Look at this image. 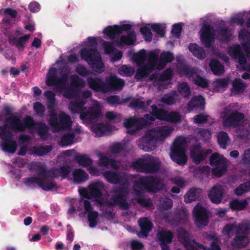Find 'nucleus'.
I'll return each mask as SVG.
<instances>
[{
  "label": "nucleus",
  "instance_id": "nucleus-1",
  "mask_svg": "<svg viewBox=\"0 0 250 250\" xmlns=\"http://www.w3.org/2000/svg\"><path fill=\"white\" fill-rule=\"evenodd\" d=\"M173 128L168 126H159L147 131L139 141V147L145 151L154 150L158 141H163L170 135Z\"/></svg>",
  "mask_w": 250,
  "mask_h": 250
},
{
  "label": "nucleus",
  "instance_id": "nucleus-2",
  "mask_svg": "<svg viewBox=\"0 0 250 250\" xmlns=\"http://www.w3.org/2000/svg\"><path fill=\"white\" fill-rule=\"evenodd\" d=\"M6 122L9 124L10 129L15 132H23L26 128L33 127L35 125L37 127V133L43 140H46L49 135V128L44 123L42 122L35 123L32 117L27 116L23 122L19 117L16 115H11L6 118Z\"/></svg>",
  "mask_w": 250,
  "mask_h": 250
},
{
  "label": "nucleus",
  "instance_id": "nucleus-3",
  "mask_svg": "<svg viewBox=\"0 0 250 250\" xmlns=\"http://www.w3.org/2000/svg\"><path fill=\"white\" fill-rule=\"evenodd\" d=\"M80 54L82 59L87 62L95 72L99 74L104 72V65L96 48H84L80 50Z\"/></svg>",
  "mask_w": 250,
  "mask_h": 250
},
{
  "label": "nucleus",
  "instance_id": "nucleus-4",
  "mask_svg": "<svg viewBox=\"0 0 250 250\" xmlns=\"http://www.w3.org/2000/svg\"><path fill=\"white\" fill-rule=\"evenodd\" d=\"M128 187L129 183L126 181L121 186L114 188L113 192L115 196L107 202V206L112 207L117 205L121 208L128 209L129 205L126 201V197L129 192Z\"/></svg>",
  "mask_w": 250,
  "mask_h": 250
},
{
  "label": "nucleus",
  "instance_id": "nucleus-5",
  "mask_svg": "<svg viewBox=\"0 0 250 250\" xmlns=\"http://www.w3.org/2000/svg\"><path fill=\"white\" fill-rule=\"evenodd\" d=\"M134 187L139 189L143 187L148 192L156 193L163 190L165 184L163 180L159 177L146 176L141 177L136 180Z\"/></svg>",
  "mask_w": 250,
  "mask_h": 250
},
{
  "label": "nucleus",
  "instance_id": "nucleus-6",
  "mask_svg": "<svg viewBox=\"0 0 250 250\" xmlns=\"http://www.w3.org/2000/svg\"><path fill=\"white\" fill-rule=\"evenodd\" d=\"M170 158L179 165H185L188 160L186 155L185 143L181 138H177L173 143L170 154Z\"/></svg>",
  "mask_w": 250,
  "mask_h": 250
},
{
  "label": "nucleus",
  "instance_id": "nucleus-7",
  "mask_svg": "<svg viewBox=\"0 0 250 250\" xmlns=\"http://www.w3.org/2000/svg\"><path fill=\"white\" fill-rule=\"evenodd\" d=\"M250 230V224L241 223L236 228L235 237L232 241L231 246L235 248L245 247L248 244V235Z\"/></svg>",
  "mask_w": 250,
  "mask_h": 250
},
{
  "label": "nucleus",
  "instance_id": "nucleus-8",
  "mask_svg": "<svg viewBox=\"0 0 250 250\" xmlns=\"http://www.w3.org/2000/svg\"><path fill=\"white\" fill-rule=\"evenodd\" d=\"M223 114L224 115L222 116V125L225 127H237L244 118V114L236 110L232 111L229 114L225 112Z\"/></svg>",
  "mask_w": 250,
  "mask_h": 250
},
{
  "label": "nucleus",
  "instance_id": "nucleus-9",
  "mask_svg": "<svg viewBox=\"0 0 250 250\" xmlns=\"http://www.w3.org/2000/svg\"><path fill=\"white\" fill-rule=\"evenodd\" d=\"M101 115V108L99 105L96 104L88 108L85 107L80 118L83 122L91 124L96 122Z\"/></svg>",
  "mask_w": 250,
  "mask_h": 250
},
{
  "label": "nucleus",
  "instance_id": "nucleus-10",
  "mask_svg": "<svg viewBox=\"0 0 250 250\" xmlns=\"http://www.w3.org/2000/svg\"><path fill=\"white\" fill-rule=\"evenodd\" d=\"M193 215L195 223L198 227L207 225L208 221V213L207 209L200 205H196L193 208Z\"/></svg>",
  "mask_w": 250,
  "mask_h": 250
},
{
  "label": "nucleus",
  "instance_id": "nucleus-11",
  "mask_svg": "<svg viewBox=\"0 0 250 250\" xmlns=\"http://www.w3.org/2000/svg\"><path fill=\"white\" fill-rule=\"evenodd\" d=\"M211 153V149H204L200 145L196 144L191 148L190 157L195 164L198 165L205 160Z\"/></svg>",
  "mask_w": 250,
  "mask_h": 250
},
{
  "label": "nucleus",
  "instance_id": "nucleus-12",
  "mask_svg": "<svg viewBox=\"0 0 250 250\" xmlns=\"http://www.w3.org/2000/svg\"><path fill=\"white\" fill-rule=\"evenodd\" d=\"M132 28L130 24H124L121 25H114L107 26L103 30L104 35L108 36L111 39H114L116 35L121 34L123 31L129 32Z\"/></svg>",
  "mask_w": 250,
  "mask_h": 250
},
{
  "label": "nucleus",
  "instance_id": "nucleus-13",
  "mask_svg": "<svg viewBox=\"0 0 250 250\" xmlns=\"http://www.w3.org/2000/svg\"><path fill=\"white\" fill-rule=\"evenodd\" d=\"M201 41L206 48H209L214 40V30L210 25H205L201 29Z\"/></svg>",
  "mask_w": 250,
  "mask_h": 250
},
{
  "label": "nucleus",
  "instance_id": "nucleus-14",
  "mask_svg": "<svg viewBox=\"0 0 250 250\" xmlns=\"http://www.w3.org/2000/svg\"><path fill=\"white\" fill-rule=\"evenodd\" d=\"M105 83L106 93H107L109 91L122 90L125 84V82L115 75H111L105 79Z\"/></svg>",
  "mask_w": 250,
  "mask_h": 250
},
{
  "label": "nucleus",
  "instance_id": "nucleus-15",
  "mask_svg": "<svg viewBox=\"0 0 250 250\" xmlns=\"http://www.w3.org/2000/svg\"><path fill=\"white\" fill-rule=\"evenodd\" d=\"M103 175L106 181L112 184H119V186H121L124 182L126 181H127L129 183L128 179L125 175H121L118 172L106 170L103 173Z\"/></svg>",
  "mask_w": 250,
  "mask_h": 250
},
{
  "label": "nucleus",
  "instance_id": "nucleus-16",
  "mask_svg": "<svg viewBox=\"0 0 250 250\" xmlns=\"http://www.w3.org/2000/svg\"><path fill=\"white\" fill-rule=\"evenodd\" d=\"M225 194L223 188L220 185H215L210 190L208 196L212 203L219 204L223 199Z\"/></svg>",
  "mask_w": 250,
  "mask_h": 250
},
{
  "label": "nucleus",
  "instance_id": "nucleus-17",
  "mask_svg": "<svg viewBox=\"0 0 250 250\" xmlns=\"http://www.w3.org/2000/svg\"><path fill=\"white\" fill-rule=\"evenodd\" d=\"M228 53L232 59H237L240 64L246 63V58L239 44H234L230 47L228 49Z\"/></svg>",
  "mask_w": 250,
  "mask_h": 250
},
{
  "label": "nucleus",
  "instance_id": "nucleus-18",
  "mask_svg": "<svg viewBox=\"0 0 250 250\" xmlns=\"http://www.w3.org/2000/svg\"><path fill=\"white\" fill-rule=\"evenodd\" d=\"M87 83L89 88L96 92L106 93V83L102 79L88 77Z\"/></svg>",
  "mask_w": 250,
  "mask_h": 250
},
{
  "label": "nucleus",
  "instance_id": "nucleus-19",
  "mask_svg": "<svg viewBox=\"0 0 250 250\" xmlns=\"http://www.w3.org/2000/svg\"><path fill=\"white\" fill-rule=\"evenodd\" d=\"M90 195L97 201L103 196V191L104 188V183L102 181H96L91 183L88 186Z\"/></svg>",
  "mask_w": 250,
  "mask_h": 250
},
{
  "label": "nucleus",
  "instance_id": "nucleus-20",
  "mask_svg": "<svg viewBox=\"0 0 250 250\" xmlns=\"http://www.w3.org/2000/svg\"><path fill=\"white\" fill-rule=\"evenodd\" d=\"M141 171L146 173H152L158 171L160 167V163L154 160L150 159L148 161L138 163Z\"/></svg>",
  "mask_w": 250,
  "mask_h": 250
},
{
  "label": "nucleus",
  "instance_id": "nucleus-21",
  "mask_svg": "<svg viewBox=\"0 0 250 250\" xmlns=\"http://www.w3.org/2000/svg\"><path fill=\"white\" fill-rule=\"evenodd\" d=\"M136 41V36L134 31H129L126 35H122L119 40L114 41L115 45L117 46L124 45H131L134 44Z\"/></svg>",
  "mask_w": 250,
  "mask_h": 250
},
{
  "label": "nucleus",
  "instance_id": "nucleus-22",
  "mask_svg": "<svg viewBox=\"0 0 250 250\" xmlns=\"http://www.w3.org/2000/svg\"><path fill=\"white\" fill-rule=\"evenodd\" d=\"M138 223L141 229L140 234L138 236L140 237H147L152 229V222L147 218L144 217L140 218Z\"/></svg>",
  "mask_w": 250,
  "mask_h": 250
},
{
  "label": "nucleus",
  "instance_id": "nucleus-23",
  "mask_svg": "<svg viewBox=\"0 0 250 250\" xmlns=\"http://www.w3.org/2000/svg\"><path fill=\"white\" fill-rule=\"evenodd\" d=\"M205 103V99L203 96H194L188 103L187 108L190 111L195 108L202 110L204 109Z\"/></svg>",
  "mask_w": 250,
  "mask_h": 250
},
{
  "label": "nucleus",
  "instance_id": "nucleus-24",
  "mask_svg": "<svg viewBox=\"0 0 250 250\" xmlns=\"http://www.w3.org/2000/svg\"><path fill=\"white\" fill-rule=\"evenodd\" d=\"M174 59L173 54L170 51H164L160 54L157 69H163L167 63L171 62Z\"/></svg>",
  "mask_w": 250,
  "mask_h": 250
},
{
  "label": "nucleus",
  "instance_id": "nucleus-25",
  "mask_svg": "<svg viewBox=\"0 0 250 250\" xmlns=\"http://www.w3.org/2000/svg\"><path fill=\"white\" fill-rule=\"evenodd\" d=\"M151 100H148L146 102L137 98L133 100L129 104V106L135 109H141L144 112L150 111L149 105L152 104Z\"/></svg>",
  "mask_w": 250,
  "mask_h": 250
},
{
  "label": "nucleus",
  "instance_id": "nucleus-26",
  "mask_svg": "<svg viewBox=\"0 0 250 250\" xmlns=\"http://www.w3.org/2000/svg\"><path fill=\"white\" fill-rule=\"evenodd\" d=\"M71 172V167L68 165H64L60 167H55L52 168V177L58 178L61 176L65 179Z\"/></svg>",
  "mask_w": 250,
  "mask_h": 250
},
{
  "label": "nucleus",
  "instance_id": "nucleus-27",
  "mask_svg": "<svg viewBox=\"0 0 250 250\" xmlns=\"http://www.w3.org/2000/svg\"><path fill=\"white\" fill-rule=\"evenodd\" d=\"M2 150L8 153H14L17 148V143L12 138L4 139L0 144Z\"/></svg>",
  "mask_w": 250,
  "mask_h": 250
},
{
  "label": "nucleus",
  "instance_id": "nucleus-28",
  "mask_svg": "<svg viewBox=\"0 0 250 250\" xmlns=\"http://www.w3.org/2000/svg\"><path fill=\"white\" fill-rule=\"evenodd\" d=\"M85 104L86 101L83 100L71 101L68 104V108L71 113H79L80 115L83 111L85 108L84 105Z\"/></svg>",
  "mask_w": 250,
  "mask_h": 250
},
{
  "label": "nucleus",
  "instance_id": "nucleus-29",
  "mask_svg": "<svg viewBox=\"0 0 250 250\" xmlns=\"http://www.w3.org/2000/svg\"><path fill=\"white\" fill-rule=\"evenodd\" d=\"M59 119L58 127H57L56 132L66 129L70 126L71 123L70 117L64 112L60 113Z\"/></svg>",
  "mask_w": 250,
  "mask_h": 250
},
{
  "label": "nucleus",
  "instance_id": "nucleus-30",
  "mask_svg": "<svg viewBox=\"0 0 250 250\" xmlns=\"http://www.w3.org/2000/svg\"><path fill=\"white\" fill-rule=\"evenodd\" d=\"M188 49L194 57L199 60L204 59L206 56L204 48L196 43H190L188 46Z\"/></svg>",
  "mask_w": 250,
  "mask_h": 250
},
{
  "label": "nucleus",
  "instance_id": "nucleus-31",
  "mask_svg": "<svg viewBox=\"0 0 250 250\" xmlns=\"http://www.w3.org/2000/svg\"><path fill=\"white\" fill-rule=\"evenodd\" d=\"M69 71L62 72L61 77H57L53 86L58 90H62L65 87L69 78Z\"/></svg>",
  "mask_w": 250,
  "mask_h": 250
},
{
  "label": "nucleus",
  "instance_id": "nucleus-32",
  "mask_svg": "<svg viewBox=\"0 0 250 250\" xmlns=\"http://www.w3.org/2000/svg\"><path fill=\"white\" fill-rule=\"evenodd\" d=\"M41 182L40 188L44 191H50L57 188V185L52 180L54 177H41Z\"/></svg>",
  "mask_w": 250,
  "mask_h": 250
},
{
  "label": "nucleus",
  "instance_id": "nucleus-33",
  "mask_svg": "<svg viewBox=\"0 0 250 250\" xmlns=\"http://www.w3.org/2000/svg\"><path fill=\"white\" fill-rule=\"evenodd\" d=\"M30 38L29 35H25L20 38L13 37L9 39L10 44L16 46L18 49L23 48Z\"/></svg>",
  "mask_w": 250,
  "mask_h": 250
},
{
  "label": "nucleus",
  "instance_id": "nucleus-34",
  "mask_svg": "<svg viewBox=\"0 0 250 250\" xmlns=\"http://www.w3.org/2000/svg\"><path fill=\"white\" fill-rule=\"evenodd\" d=\"M73 182L76 184H80L86 181L89 178L88 175L81 168L76 169L72 173Z\"/></svg>",
  "mask_w": 250,
  "mask_h": 250
},
{
  "label": "nucleus",
  "instance_id": "nucleus-35",
  "mask_svg": "<svg viewBox=\"0 0 250 250\" xmlns=\"http://www.w3.org/2000/svg\"><path fill=\"white\" fill-rule=\"evenodd\" d=\"M157 237L159 243H170L172 241L173 234L170 230H161L158 232Z\"/></svg>",
  "mask_w": 250,
  "mask_h": 250
},
{
  "label": "nucleus",
  "instance_id": "nucleus-36",
  "mask_svg": "<svg viewBox=\"0 0 250 250\" xmlns=\"http://www.w3.org/2000/svg\"><path fill=\"white\" fill-rule=\"evenodd\" d=\"M153 71L145 64L139 66L135 75V78L137 81H140L144 78H147L149 74Z\"/></svg>",
  "mask_w": 250,
  "mask_h": 250
},
{
  "label": "nucleus",
  "instance_id": "nucleus-37",
  "mask_svg": "<svg viewBox=\"0 0 250 250\" xmlns=\"http://www.w3.org/2000/svg\"><path fill=\"white\" fill-rule=\"evenodd\" d=\"M209 66L212 72L215 75H221L225 71L224 66L216 59H212L210 61Z\"/></svg>",
  "mask_w": 250,
  "mask_h": 250
},
{
  "label": "nucleus",
  "instance_id": "nucleus-38",
  "mask_svg": "<svg viewBox=\"0 0 250 250\" xmlns=\"http://www.w3.org/2000/svg\"><path fill=\"white\" fill-rule=\"evenodd\" d=\"M218 38L222 42H228L231 39L232 34L229 27L224 26L218 29Z\"/></svg>",
  "mask_w": 250,
  "mask_h": 250
},
{
  "label": "nucleus",
  "instance_id": "nucleus-39",
  "mask_svg": "<svg viewBox=\"0 0 250 250\" xmlns=\"http://www.w3.org/2000/svg\"><path fill=\"white\" fill-rule=\"evenodd\" d=\"M91 129L98 137L104 136L105 133L110 130L109 126L103 123H98L92 126Z\"/></svg>",
  "mask_w": 250,
  "mask_h": 250
},
{
  "label": "nucleus",
  "instance_id": "nucleus-40",
  "mask_svg": "<svg viewBox=\"0 0 250 250\" xmlns=\"http://www.w3.org/2000/svg\"><path fill=\"white\" fill-rule=\"evenodd\" d=\"M201 192V188H193L190 189L185 195L184 201L186 203H190L195 201Z\"/></svg>",
  "mask_w": 250,
  "mask_h": 250
},
{
  "label": "nucleus",
  "instance_id": "nucleus-41",
  "mask_svg": "<svg viewBox=\"0 0 250 250\" xmlns=\"http://www.w3.org/2000/svg\"><path fill=\"white\" fill-rule=\"evenodd\" d=\"M158 62L159 57L158 54L155 52L151 51L148 54L147 62L145 64L154 71L155 69H157Z\"/></svg>",
  "mask_w": 250,
  "mask_h": 250
},
{
  "label": "nucleus",
  "instance_id": "nucleus-42",
  "mask_svg": "<svg viewBox=\"0 0 250 250\" xmlns=\"http://www.w3.org/2000/svg\"><path fill=\"white\" fill-rule=\"evenodd\" d=\"M99 165L104 167H110L111 168L118 169L119 167L116 161L109 158L106 156H101L99 159Z\"/></svg>",
  "mask_w": 250,
  "mask_h": 250
},
{
  "label": "nucleus",
  "instance_id": "nucleus-43",
  "mask_svg": "<svg viewBox=\"0 0 250 250\" xmlns=\"http://www.w3.org/2000/svg\"><path fill=\"white\" fill-rule=\"evenodd\" d=\"M226 163L227 159L216 152L212 153L209 157V164L212 167H215Z\"/></svg>",
  "mask_w": 250,
  "mask_h": 250
},
{
  "label": "nucleus",
  "instance_id": "nucleus-44",
  "mask_svg": "<svg viewBox=\"0 0 250 250\" xmlns=\"http://www.w3.org/2000/svg\"><path fill=\"white\" fill-rule=\"evenodd\" d=\"M35 169L38 171V174L42 177H51L52 168L51 169H47L46 166L44 164H41L40 163L36 164L35 166Z\"/></svg>",
  "mask_w": 250,
  "mask_h": 250
},
{
  "label": "nucleus",
  "instance_id": "nucleus-45",
  "mask_svg": "<svg viewBox=\"0 0 250 250\" xmlns=\"http://www.w3.org/2000/svg\"><path fill=\"white\" fill-rule=\"evenodd\" d=\"M248 205L247 200L239 201L234 199L230 201L229 207L232 210H242L244 209Z\"/></svg>",
  "mask_w": 250,
  "mask_h": 250
},
{
  "label": "nucleus",
  "instance_id": "nucleus-46",
  "mask_svg": "<svg viewBox=\"0 0 250 250\" xmlns=\"http://www.w3.org/2000/svg\"><path fill=\"white\" fill-rule=\"evenodd\" d=\"M150 107L152 109L153 114L155 116L156 119L166 121L167 111L163 108H158L157 105L154 104L151 105Z\"/></svg>",
  "mask_w": 250,
  "mask_h": 250
},
{
  "label": "nucleus",
  "instance_id": "nucleus-47",
  "mask_svg": "<svg viewBox=\"0 0 250 250\" xmlns=\"http://www.w3.org/2000/svg\"><path fill=\"white\" fill-rule=\"evenodd\" d=\"M77 163L83 167L90 166L93 164L92 160L85 154H79L75 157L74 158Z\"/></svg>",
  "mask_w": 250,
  "mask_h": 250
},
{
  "label": "nucleus",
  "instance_id": "nucleus-48",
  "mask_svg": "<svg viewBox=\"0 0 250 250\" xmlns=\"http://www.w3.org/2000/svg\"><path fill=\"white\" fill-rule=\"evenodd\" d=\"M52 150V146L51 145L45 146H34L33 147V153L39 156L45 155Z\"/></svg>",
  "mask_w": 250,
  "mask_h": 250
},
{
  "label": "nucleus",
  "instance_id": "nucleus-49",
  "mask_svg": "<svg viewBox=\"0 0 250 250\" xmlns=\"http://www.w3.org/2000/svg\"><path fill=\"white\" fill-rule=\"evenodd\" d=\"M146 59V50L144 49L140 50L138 53H134L133 55V60L137 63L138 66H141L145 64L144 62Z\"/></svg>",
  "mask_w": 250,
  "mask_h": 250
},
{
  "label": "nucleus",
  "instance_id": "nucleus-50",
  "mask_svg": "<svg viewBox=\"0 0 250 250\" xmlns=\"http://www.w3.org/2000/svg\"><path fill=\"white\" fill-rule=\"evenodd\" d=\"M178 91L184 98H188L191 95L190 88L186 82H183L178 84Z\"/></svg>",
  "mask_w": 250,
  "mask_h": 250
},
{
  "label": "nucleus",
  "instance_id": "nucleus-51",
  "mask_svg": "<svg viewBox=\"0 0 250 250\" xmlns=\"http://www.w3.org/2000/svg\"><path fill=\"white\" fill-rule=\"evenodd\" d=\"M71 84L72 86L75 88H83L85 87L86 83L77 75L74 74L70 76Z\"/></svg>",
  "mask_w": 250,
  "mask_h": 250
},
{
  "label": "nucleus",
  "instance_id": "nucleus-52",
  "mask_svg": "<svg viewBox=\"0 0 250 250\" xmlns=\"http://www.w3.org/2000/svg\"><path fill=\"white\" fill-rule=\"evenodd\" d=\"M229 141L228 134L224 131H220L217 136V142L220 146L223 149H226L228 142Z\"/></svg>",
  "mask_w": 250,
  "mask_h": 250
},
{
  "label": "nucleus",
  "instance_id": "nucleus-53",
  "mask_svg": "<svg viewBox=\"0 0 250 250\" xmlns=\"http://www.w3.org/2000/svg\"><path fill=\"white\" fill-rule=\"evenodd\" d=\"M228 170L227 163L216 166L212 169V174L217 177H221L225 174Z\"/></svg>",
  "mask_w": 250,
  "mask_h": 250
},
{
  "label": "nucleus",
  "instance_id": "nucleus-54",
  "mask_svg": "<svg viewBox=\"0 0 250 250\" xmlns=\"http://www.w3.org/2000/svg\"><path fill=\"white\" fill-rule=\"evenodd\" d=\"M98 216L99 213L97 211H91L87 213L89 227L94 228L97 225Z\"/></svg>",
  "mask_w": 250,
  "mask_h": 250
},
{
  "label": "nucleus",
  "instance_id": "nucleus-55",
  "mask_svg": "<svg viewBox=\"0 0 250 250\" xmlns=\"http://www.w3.org/2000/svg\"><path fill=\"white\" fill-rule=\"evenodd\" d=\"M118 73L122 76L129 77L134 74V69L130 66L123 65L119 69Z\"/></svg>",
  "mask_w": 250,
  "mask_h": 250
},
{
  "label": "nucleus",
  "instance_id": "nucleus-56",
  "mask_svg": "<svg viewBox=\"0 0 250 250\" xmlns=\"http://www.w3.org/2000/svg\"><path fill=\"white\" fill-rule=\"evenodd\" d=\"M41 179V177L30 176L24 179V183L28 187L35 188L38 185L40 187Z\"/></svg>",
  "mask_w": 250,
  "mask_h": 250
},
{
  "label": "nucleus",
  "instance_id": "nucleus-57",
  "mask_svg": "<svg viewBox=\"0 0 250 250\" xmlns=\"http://www.w3.org/2000/svg\"><path fill=\"white\" fill-rule=\"evenodd\" d=\"M125 149V145L122 143H115L110 147V150L112 154H118Z\"/></svg>",
  "mask_w": 250,
  "mask_h": 250
},
{
  "label": "nucleus",
  "instance_id": "nucleus-58",
  "mask_svg": "<svg viewBox=\"0 0 250 250\" xmlns=\"http://www.w3.org/2000/svg\"><path fill=\"white\" fill-rule=\"evenodd\" d=\"M188 219L187 212L184 209H179L174 214V219L178 223H185Z\"/></svg>",
  "mask_w": 250,
  "mask_h": 250
},
{
  "label": "nucleus",
  "instance_id": "nucleus-59",
  "mask_svg": "<svg viewBox=\"0 0 250 250\" xmlns=\"http://www.w3.org/2000/svg\"><path fill=\"white\" fill-rule=\"evenodd\" d=\"M181 120V116L178 112H168L166 121L172 123H177Z\"/></svg>",
  "mask_w": 250,
  "mask_h": 250
},
{
  "label": "nucleus",
  "instance_id": "nucleus-60",
  "mask_svg": "<svg viewBox=\"0 0 250 250\" xmlns=\"http://www.w3.org/2000/svg\"><path fill=\"white\" fill-rule=\"evenodd\" d=\"M57 70L56 68H51L49 70V75L47 77L46 84L49 86H52L54 84V82L56 80Z\"/></svg>",
  "mask_w": 250,
  "mask_h": 250
},
{
  "label": "nucleus",
  "instance_id": "nucleus-61",
  "mask_svg": "<svg viewBox=\"0 0 250 250\" xmlns=\"http://www.w3.org/2000/svg\"><path fill=\"white\" fill-rule=\"evenodd\" d=\"M6 118L5 119V120ZM6 125H0V136L1 139L4 140V139L12 138L13 134L12 132L7 128V125L9 124H7L6 122V120L5 121ZM10 128V127H9Z\"/></svg>",
  "mask_w": 250,
  "mask_h": 250
},
{
  "label": "nucleus",
  "instance_id": "nucleus-62",
  "mask_svg": "<svg viewBox=\"0 0 250 250\" xmlns=\"http://www.w3.org/2000/svg\"><path fill=\"white\" fill-rule=\"evenodd\" d=\"M33 109L38 116L41 118H43L44 116L45 107L41 103L39 102H35L33 105Z\"/></svg>",
  "mask_w": 250,
  "mask_h": 250
},
{
  "label": "nucleus",
  "instance_id": "nucleus-63",
  "mask_svg": "<svg viewBox=\"0 0 250 250\" xmlns=\"http://www.w3.org/2000/svg\"><path fill=\"white\" fill-rule=\"evenodd\" d=\"M140 31L143 36L145 41L150 42L151 41L153 35L151 30L147 26H143L140 28Z\"/></svg>",
  "mask_w": 250,
  "mask_h": 250
},
{
  "label": "nucleus",
  "instance_id": "nucleus-64",
  "mask_svg": "<svg viewBox=\"0 0 250 250\" xmlns=\"http://www.w3.org/2000/svg\"><path fill=\"white\" fill-rule=\"evenodd\" d=\"M74 135L72 133H67L63 135L61 141V143L63 146L71 145L73 143Z\"/></svg>",
  "mask_w": 250,
  "mask_h": 250
}]
</instances>
